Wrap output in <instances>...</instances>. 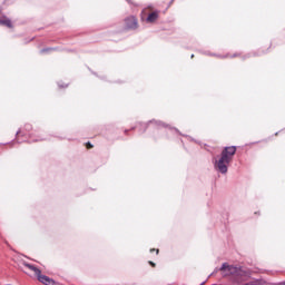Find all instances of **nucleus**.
Segmentation results:
<instances>
[{"instance_id": "nucleus-1", "label": "nucleus", "mask_w": 285, "mask_h": 285, "mask_svg": "<svg viewBox=\"0 0 285 285\" xmlns=\"http://www.w3.org/2000/svg\"><path fill=\"white\" fill-rule=\"evenodd\" d=\"M235 153H237V147H225L220 154L219 159L214 161L215 170L217 173H220V175H226V173H228V166L230 165V161H233Z\"/></svg>"}, {"instance_id": "nucleus-2", "label": "nucleus", "mask_w": 285, "mask_h": 285, "mask_svg": "<svg viewBox=\"0 0 285 285\" xmlns=\"http://www.w3.org/2000/svg\"><path fill=\"white\" fill-rule=\"evenodd\" d=\"M219 272L224 277H239L244 275L242 267L229 265L228 263H223L219 268L216 267L212 275H215V273Z\"/></svg>"}, {"instance_id": "nucleus-3", "label": "nucleus", "mask_w": 285, "mask_h": 285, "mask_svg": "<svg viewBox=\"0 0 285 285\" xmlns=\"http://www.w3.org/2000/svg\"><path fill=\"white\" fill-rule=\"evenodd\" d=\"M126 28L129 30H135L137 29V18L134 16H130L125 19Z\"/></svg>"}, {"instance_id": "nucleus-4", "label": "nucleus", "mask_w": 285, "mask_h": 285, "mask_svg": "<svg viewBox=\"0 0 285 285\" xmlns=\"http://www.w3.org/2000/svg\"><path fill=\"white\" fill-rule=\"evenodd\" d=\"M38 282H40V284H45V285H59L55 282V279L48 277L47 275H42L40 273V275L37 277Z\"/></svg>"}, {"instance_id": "nucleus-5", "label": "nucleus", "mask_w": 285, "mask_h": 285, "mask_svg": "<svg viewBox=\"0 0 285 285\" xmlns=\"http://www.w3.org/2000/svg\"><path fill=\"white\" fill-rule=\"evenodd\" d=\"M23 266L28 268L29 271H32L35 273L36 277H38L41 273V269L37 268V266L29 264V263H23Z\"/></svg>"}, {"instance_id": "nucleus-6", "label": "nucleus", "mask_w": 285, "mask_h": 285, "mask_svg": "<svg viewBox=\"0 0 285 285\" xmlns=\"http://www.w3.org/2000/svg\"><path fill=\"white\" fill-rule=\"evenodd\" d=\"M157 19H159V12L158 11H154V12L148 14L147 22L148 23H155V21H157Z\"/></svg>"}, {"instance_id": "nucleus-7", "label": "nucleus", "mask_w": 285, "mask_h": 285, "mask_svg": "<svg viewBox=\"0 0 285 285\" xmlns=\"http://www.w3.org/2000/svg\"><path fill=\"white\" fill-rule=\"evenodd\" d=\"M150 126H154L155 128H161V127H166V125L159 120H150L149 121Z\"/></svg>"}, {"instance_id": "nucleus-8", "label": "nucleus", "mask_w": 285, "mask_h": 285, "mask_svg": "<svg viewBox=\"0 0 285 285\" xmlns=\"http://www.w3.org/2000/svg\"><path fill=\"white\" fill-rule=\"evenodd\" d=\"M1 26H7V28H12V21L10 19H0Z\"/></svg>"}, {"instance_id": "nucleus-9", "label": "nucleus", "mask_w": 285, "mask_h": 285, "mask_svg": "<svg viewBox=\"0 0 285 285\" xmlns=\"http://www.w3.org/2000/svg\"><path fill=\"white\" fill-rule=\"evenodd\" d=\"M140 127L142 128V132H146V129L148 128V125H146V124H140Z\"/></svg>"}, {"instance_id": "nucleus-10", "label": "nucleus", "mask_w": 285, "mask_h": 285, "mask_svg": "<svg viewBox=\"0 0 285 285\" xmlns=\"http://www.w3.org/2000/svg\"><path fill=\"white\" fill-rule=\"evenodd\" d=\"M50 50H56L55 48H45L41 50V52H50Z\"/></svg>"}, {"instance_id": "nucleus-11", "label": "nucleus", "mask_w": 285, "mask_h": 285, "mask_svg": "<svg viewBox=\"0 0 285 285\" xmlns=\"http://www.w3.org/2000/svg\"><path fill=\"white\" fill-rule=\"evenodd\" d=\"M31 141H43V138L31 139Z\"/></svg>"}, {"instance_id": "nucleus-12", "label": "nucleus", "mask_w": 285, "mask_h": 285, "mask_svg": "<svg viewBox=\"0 0 285 285\" xmlns=\"http://www.w3.org/2000/svg\"><path fill=\"white\" fill-rule=\"evenodd\" d=\"M24 128H26V130H30L32 128V126L26 125Z\"/></svg>"}, {"instance_id": "nucleus-13", "label": "nucleus", "mask_w": 285, "mask_h": 285, "mask_svg": "<svg viewBox=\"0 0 285 285\" xmlns=\"http://www.w3.org/2000/svg\"><path fill=\"white\" fill-rule=\"evenodd\" d=\"M87 148H92V144L87 142Z\"/></svg>"}, {"instance_id": "nucleus-14", "label": "nucleus", "mask_w": 285, "mask_h": 285, "mask_svg": "<svg viewBox=\"0 0 285 285\" xmlns=\"http://www.w3.org/2000/svg\"><path fill=\"white\" fill-rule=\"evenodd\" d=\"M16 135L19 137V135H21V129H19Z\"/></svg>"}, {"instance_id": "nucleus-15", "label": "nucleus", "mask_w": 285, "mask_h": 285, "mask_svg": "<svg viewBox=\"0 0 285 285\" xmlns=\"http://www.w3.org/2000/svg\"><path fill=\"white\" fill-rule=\"evenodd\" d=\"M127 3L132 4V0H126Z\"/></svg>"}, {"instance_id": "nucleus-16", "label": "nucleus", "mask_w": 285, "mask_h": 285, "mask_svg": "<svg viewBox=\"0 0 285 285\" xmlns=\"http://www.w3.org/2000/svg\"><path fill=\"white\" fill-rule=\"evenodd\" d=\"M149 264H150L151 266H155V263H153V262H149Z\"/></svg>"}, {"instance_id": "nucleus-17", "label": "nucleus", "mask_w": 285, "mask_h": 285, "mask_svg": "<svg viewBox=\"0 0 285 285\" xmlns=\"http://www.w3.org/2000/svg\"><path fill=\"white\" fill-rule=\"evenodd\" d=\"M220 58H222V59H225V58H226V56H220Z\"/></svg>"}, {"instance_id": "nucleus-18", "label": "nucleus", "mask_w": 285, "mask_h": 285, "mask_svg": "<svg viewBox=\"0 0 285 285\" xmlns=\"http://www.w3.org/2000/svg\"><path fill=\"white\" fill-rule=\"evenodd\" d=\"M157 255L159 254V249H156Z\"/></svg>"}, {"instance_id": "nucleus-19", "label": "nucleus", "mask_w": 285, "mask_h": 285, "mask_svg": "<svg viewBox=\"0 0 285 285\" xmlns=\"http://www.w3.org/2000/svg\"><path fill=\"white\" fill-rule=\"evenodd\" d=\"M155 252V249H150V253Z\"/></svg>"}, {"instance_id": "nucleus-20", "label": "nucleus", "mask_w": 285, "mask_h": 285, "mask_svg": "<svg viewBox=\"0 0 285 285\" xmlns=\"http://www.w3.org/2000/svg\"><path fill=\"white\" fill-rule=\"evenodd\" d=\"M195 57V55H191V59Z\"/></svg>"}, {"instance_id": "nucleus-21", "label": "nucleus", "mask_w": 285, "mask_h": 285, "mask_svg": "<svg viewBox=\"0 0 285 285\" xmlns=\"http://www.w3.org/2000/svg\"><path fill=\"white\" fill-rule=\"evenodd\" d=\"M282 285H285V282H283Z\"/></svg>"}]
</instances>
